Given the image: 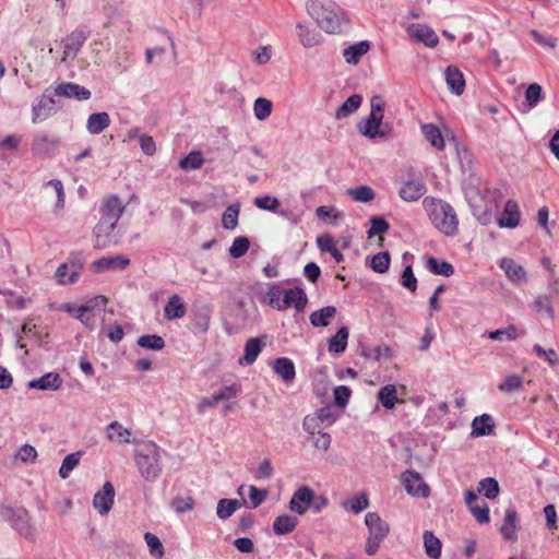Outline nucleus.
<instances>
[{
	"mask_svg": "<svg viewBox=\"0 0 559 559\" xmlns=\"http://www.w3.org/2000/svg\"><path fill=\"white\" fill-rule=\"evenodd\" d=\"M308 15L326 34H341L348 25L345 11L333 0H307Z\"/></svg>",
	"mask_w": 559,
	"mask_h": 559,
	"instance_id": "obj_1",
	"label": "nucleus"
},
{
	"mask_svg": "<svg viewBox=\"0 0 559 559\" xmlns=\"http://www.w3.org/2000/svg\"><path fill=\"white\" fill-rule=\"evenodd\" d=\"M423 205L432 225L445 236L457 233L459 219L451 204L435 198H425Z\"/></svg>",
	"mask_w": 559,
	"mask_h": 559,
	"instance_id": "obj_2",
	"label": "nucleus"
},
{
	"mask_svg": "<svg viewBox=\"0 0 559 559\" xmlns=\"http://www.w3.org/2000/svg\"><path fill=\"white\" fill-rule=\"evenodd\" d=\"M370 114L358 123V131L368 139L386 138L388 123H383L385 102L380 95H373L370 99Z\"/></svg>",
	"mask_w": 559,
	"mask_h": 559,
	"instance_id": "obj_3",
	"label": "nucleus"
},
{
	"mask_svg": "<svg viewBox=\"0 0 559 559\" xmlns=\"http://www.w3.org/2000/svg\"><path fill=\"white\" fill-rule=\"evenodd\" d=\"M135 464L140 474L146 480L156 479L160 472V449L153 441H146L138 444L134 450Z\"/></svg>",
	"mask_w": 559,
	"mask_h": 559,
	"instance_id": "obj_4",
	"label": "nucleus"
},
{
	"mask_svg": "<svg viewBox=\"0 0 559 559\" xmlns=\"http://www.w3.org/2000/svg\"><path fill=\"white\" fill-rule=\"evenodd\" d=\"M1 516L5 522L19 532L25 538H34V530L29 524V514L26 509L22 507L13 508L11 506L1 507Z\"/></svg>",
	"mask_w": 559,
	"mask_h": 559,
	"instance_id": "obj_5",
	"label": "nucleus"
},
{
	"mask_svg": "<svg viewBox=\"0 0 559 559\" xmlns=\"http://www.w3.org/2000/svg\"><path fill=\"white\" fill-rule=\"evenodd\" d=\"M52 86L47 87L44 93L32 105V122L39 123L53 116L58 109L57 95Z\"/></svg>",
	"mask_w": 559,
	"mask_h": 559,
	"instance_id": "obj_6",
	"label": "nucleus"
},
{
	"mask_svg": "<svg viewBox=\"0 0 559 559\" xmlns=\"http://www.w3.org/2000/svg\"><path fill=\"white\" fill-rule=\"evenodd\" d=\"M502 198L503 193L500 189H485L483 194V200L486 202L485 209L480 210L478 206L473 205V214L481 225H487L491 222Z\"/></svg>",
	"mask_w": 559,
	"mask_h": 559,
	"instance_id": "obj_7",
	"label": "nucleus"
},
{
	"mask_svg": "<svg viewBox=\"0 0 559 559\" xmlns=\"http://www.w3.org/2000/svg\"><path fill=\"white\" fill-rule=\"evenodd\" d=\"M60 143L61 141L59 136L39 132L33 138L32 151L36 157L49 158L55 155Z\"/></svg>",
	"mask_w": 559,
	"mask_h": 559,
	"instance_id": "obj_8",
	"label": "nucleus"
},
{
	"mask_svg": "<svg viewBox=\"0 0 559 559\" xmlns=\"http://www.w3.org/2000/svg\"><path fill=\"white\" fill-rule=\"evenodd\" d=\"M91 34V31L87 26H79L73 32H71L67 37L62 40L63 44V57L62 61H67L69 58L74 59L86 41Z\"/></svg>",
	"mask_w": 559,
	"mask_h": 559,
	"instance_id": "obj_9",
	"label": "nucleus"
},
{
	"mask_svg": "<svg viewBox=\"0 0 559 559\" xmlns=\"http://www.w3.org/2000/svg\"><path fill=\"white\" fill-rule=\"evenodd\" d=\"M402 483L408 495L415 497H428L430 489L427 484L424 483L423 477L415 471L407 469L402 474Z\"/></svg>",
	"mask_w": 559,
	"mask_h": 559,
	"instance_id": "obj_10",
	"label": "nucleus"
},
{
	"mask_svg": "<svg viewBox=\"0 0 559 559\" xmlns=\"http://www.w3.org/2000/svg\"><path fill=\"white\" fill-rule=\"evenodd\" d=\"M407 34L412 39L423 43L429 48H435L439 44L438 35L426 24H411L407 27Z\"/></svg>",
	"mask_w": 559,
	"mask_h": 559,
	"instance_id": "obj_11",
	"label": "nucleus"
},
{
	"mask_svg": "<svg viewBox=\"0 0 559 559\" xmlns=\"http://www.w3.org/2000/svg\"><path fill=\"white\" fill-rule=\"evenodd\" d=\"M117 224L118 223L115 221L100 216L99 222L93 229V235L95 237L94 248L104 249L110 246L111 240L109 237L117 227Z\"/></svg>",
	"mask_w": 559,
	"mask_h": 559,
	"instance_id": "obj_12",
	"label": "nucleus"
},
{
	"mask_svg": "<svg viewBox=\"0 0 559 559\" xmlns=\"http://www.w3.org/2000/svg\"><path fill=\"white\" fill-rule=\"evenodd\" d=\"M130 265V259L127 255L117 254L111 257H102L92 263V267L97 273L107 271H123Z\"/></svg>",
	"mask_w": 559,
	"mask_h": 559,
	"instance_id": "obj_13",
	"label": "nucleus"
},
{
	"mask_svg": "<svg viewBox=\"0 0 559 559\" xmlns=\"http://www.w3.org/2000/svg\"><path fill=\"white\" fill-rule=\"evenodd\" d=\"M313 489L309 486H301L297 488L288 503V508L292 512L302 515L309 510Z\"/></svg>",
	"mask_w": 559,
	"mask_h": 559,
	"instance_id": "obj_14",
	"label": "nucleus"
},
{
	"mask_svg": "<svg viewBox=\"0 0 559 559\" xmlns=\"http://www.w3.org/2000/svg\"><path fill=\"white\" fill-rule=\"evenodd\" d=\"M52 90L57 97L74 98L76 100H87L92 95L88 88L72 82H61L57 86H52Z\"/></svg>",
	"mask_w": 559,
	"mask_h": 559,
	"instance_id": "obj_15",
	"label": "nucleus"
},
{
	"mask_svg": "<svg viewBox=\"0 0 559 559\" xmlns=\"http://www.w3.org/2000/svg\"><path fill=\"white\" fill-rule=\"evenodd\" d=\"M365 524L369 532L368 537L379 542H383L390 532L389 524L377 512H368L365 516Z\"/></svg>",
	"mask_w": 559,
	"mask_h": 559,
	"instance_id": "obj_16",
	"label": "nucleus"
},
{
	"mask_svg": "<svg viewBox=\"0 0 559 559\" xmlns=\"http://www.w3.org/2000/svg\"><path fill=\"white\" fill-rule=\"evenodd\" d=\"M115 499V488L110 481H106L103 489L97 491L93 498V507L100 515L107 514L112 506Z\"/></svg>",
	"mask_w": 559,
	"mask_h": 559,
	"instance_id": "obj_17",
	"label": "nucleus"
},
{
	"mask_svg": "<svg viewBox=\"0 0 559 559\" xmlns=\"http://www.w3.org/2000/svg\"><path fill=\"white\" fill-rule=\"evenodd\" d=\"M308 304V297L304 288L296 286L284 290L283 311L294 307L297 312H302Z\"/></svg>",
	"mask_w": 559,
	"mask_h": 559,
	"instance_id": "obj_18",
	"label": "nucleus"
},
{
	"mask_svg": "<svg viewBox=\"0 0 559 559\" xmlns=\"http://www.w3.org/2000/svg\"><path fill=\"white\" fill-rule=\"evenodd\" d=\"M426 190L427 188L423 179H409L402 185L399 194L404 201L414 202L420 199Z\"/></svg>",
	"mask_w": 559,
	"mask_h": 559,
	"instance_id": "obj_19",
	"label": "nucleus"
},
{
	"mask_svg": "<svg viewBox=\"0 0 559 559\" xmlns=\"http://www.w3.org/2000/svg\"><path fill=\"white\" fill-rule=\"evenodd\" d=\"M296 32L299 43L305 48L319 46L323 41V36L320 32L301 22L296 24Z\"/></svg>",
	"mask_w": 559,
	"mask_h": 559,
	"instance_id": "obj_20",
	"label": "nucleus"
},
{
	"mask_svg": "<svg viewBox=\"0 0 559 559\" xmlns=\"http://www.w3.org/2000/svg\"><path fill=\"white\" fill-rule=\"evenodd\" d=\"M212 317V307L203 304L195 307L192 316V325L194 334H204L210 328Z\"/></svg>",
	"mask_w": 559,
	"mask_h": 559,
	"instance_id": "obj_21",
	"label": "nucleus"
},
{
	"mask_svg": "<svg viewBox=\"0 0 559 559\" xmlns=\"http://www.w3.org/2000/svg\"><path fill=\"white\" fill-rule=\"evenodd\" d=\"M62 384V379L59 373L48 372L40 378L33 379L28 382L29 389H37L41 391H57Z\"/></svg>",
	"mask_w": 559,
	"mask_h": 559,
	"instance_id": "obj_22",
	"label": "nucleus"
},
{
	"mask_svg": "<svg viewBox=\"0 0 559 559\" xmlns=\"http://www.w3.org/2000/svg\"><path fill=\"white\" fill-rule=\"evenodd\" d=\"M520 223L519 205L513 200H508L501 216L498 218L500 227L514 228Z\"/></svg>",
	"mask_w": 559,
	"mask_h": 559,
	"instance_id": "obj_23",
	"label": "nucleus"
},
{
	"mask_svg": "<svg viewBox=\"0 0 559 559\" xmlns=\"http://www.w3.org/2000/svg\"><path fill=\"white\" fill-rule=\"evenodd\" d=\"M445 82L449 90L460 96L465 88V80L463 73L455 66H449L444 71Z\"/></svg>",
	"mask_w": 559,
	"mask_h": 559,
	"instance_id": "obj_24",
	"label": "nucleus"
},
{
	"mask_svg": "<svg viewBox=\"0 0 559 559\" xmlns=\"http://www.w3.org/2000/svg\"><path fill=\"white\" fill-rule=\"evenodd\" d=\"M495 431V424L489 414L476 416L472 421V437H486L492 435Z\"/></svg>",
	"mask_w": 559,
	"mask_h": 559,
	"instance_id": "obj_25",
	"label": "nucleus"
},
{
	"mask_svg": "<svg viewBox=\"0 0 559 559\" xmlns=\"http://www.w3.org/2000/svg\"><path fill=\"white\" fill-rule=\"evenodd\" d=\"M264 342L261 337H250L243 347V356L239 359L240 365H252L262 350Z\"/></svg>",
	"mask_w": 559,
	"mask_h": 559,
	"instance_id": "obj_26",
	"label": "nucleus"
},
{
	"mask_svg": "<svg viewBox=\"0 0 559 559\" xmlns=\"http://www.w3.org/2000/svg\"><path fill=\"white\" fill-rule=\"evenodd\" d=\"M518 512L514 507L506 509L504 521L500 528V533L507 540H516V525H518Z\"/></svg>",
	"mask_w": 559,
	"mask_h": 559,
	"instance_id": "obj_27",
	"label": "nucleus"
},
{
	"mask_svg": "<svg viewBox=\"0 0 559 559\" xmlns=\"http://www.w3.org/2000/svg\"><path fill=\"white\" fill-rule=\"evenodd\" d=\"M123 211L124 206L121 204V201L117 195H110L107 198L100 209L103 217L115 221L116 223L120 219Z\"/></svg>",
	"mask_w": 559,
	"mask_h": 559,
	"instance_id": "obj_28",
	"label": "nucleus"
},
{
	"mask_svg": "<svg viewBox=\"0 0 559 559\" xmlns=\"http://www.w3.org/2000/svg\"><path fill=\"white\" fill-rule=\"evenodd\" d=\"M499 265L511 282L521 283L526 281V272L524 267L515 263L513 259L503 258L500 260Z\"/></svg>",
	"mask_w": 559,
	"mask_h": 559,
	"instance_id": "obj_29",
	"label": "nucleus"
},
{
	"mask_svg": "<svg viewBox=\"0 0 559 559\" xmlns=\"http://www.w3.org/2000/svg\"><path fill=\"white\" fill-rule=\"evenodd\" d=\"M426 141L438 151H443L445 146L444 138L440 129L433 123H424L420 127Z\"/></svg>",
	"mask_w": 559,
	"mask_h": 559,
	"instance_id": "obj_30",
	"label": "nucleus"
},
{
	"mask_svg": "<svg viewBox=\"0 0 559 559\" xmlns=\"http://www.w3.org/2000/svg\"><path fill=\"white\" fill-rule=\"evenodd\" d=\"M185 314L186 305L182 301V298L177 294L170 296L164 307V317L167 320H175L185 317Z\"/></svg>",
	"mask_w": 559,
	"mask_h": 559,
	"instance_id": "obj_31",
	"label": "nucleus"
},
{
	"mask_svg": "<svg viewBox=\"0 0 559 559\" xmlns=\"http://www.w3.org/2000/svg\"><path fill=\"white\" fill-rule=\"evenodd\" d=\"M348 336L349 331L347 326H341L328 341L329 352L336 355L343 354L347 347Z\"/></svg>",
	"mask_w": 559,
	"mask_h": 559,
	"instance_id": "obj_32",
	"label": "nucleus"
},
{
	"mask_svg": "<svg viewBox=\"0 0 559 559\" xmlns=\"http://www.w3.org/2000/svg\"><path fill=\"white\" fill-rule=\"evenodd\" d=\"M110 124V117L106 111L90 115L86 121V130L91 134H99Z\"/></svg>",
	"mask_w": 559,
	"mask_h": 559,
	"instance_id": "obj_33",
	"label": "nucleus"
},
{
	"mask_svg": "<svg viewBox=\"0 0 559 559\" xmlns=\"http://www.w3.org/2000/svg\"><path fill=\"white\" fill-rule=\"evenodd\" d=\"M335 314L336 308L334 306H326L311 312L309 320L311 325L314 328H325L330 324Z\"/></svg>",
	"mask_w": 559,
	"mask_h": 559,
	"instance_id": "obj_34",
	"label": "nucleus"
},
{
	"mask_svg": "<svg viewBox=\"0 0 559 559\" xmlns=\"http://www.w3.org/2000/svg\"><path fill=\"white\" fill-rule=\"evenodd\" d=\"M274 372L285 382L293 381L296 376L295 365L287 357L276 358L274 361Z\"/></svg>",
	"mask_w": 559,
	"mask_h": 559,
	"instance_id": "obj_35",
	"label": "nucleus"
},
{
	"mask_svg": "<svg viewBox=\"0 0 559 559\" xmlns=\"http://www.w3.org/2000/svg\"><path fill=\"white\" fill-rule=\"evenodd\" d=\"M107 439L117 443H130L131 431L120 423L112 421L106 427Z\"/></svg>",
	"mask_w": 559,
	"mask_h": 559,
	"instance_id": "obj_36",
	"label": "nucleus"
},
{
	"mask_svg": "<svg viewBox=\"0 0 559 559\" xmlns=\"http://www.w3.org/2000/svg\"><path fill=\"white\" fill-rule=\"evenodd\" d=\"M369 48V41L362 40L345 48L343 51V56L347 63L357 64L360 58L368 52Z\"/></svg>",
	"mask_w": 559,
	"mask_h": 559,
	"instance_id": "obj_37",
	"label": "nucleus"
},
{
	"mask_svg": "<svg viewBox=\"0 0 559 559\" xmlns=\"http://www.w3.org/2000/svg\"><path fill=\"white\" fill-rule=\"evenodd\" d=\"M298 525V519L289 514L278 515L273 522V531L276 535L292 533Z\"/></svg>",
	"mask_w": 559,
	"mask_h": 559,
	"instance_id": "obj_38",
	"label": "nucleus"
},
{
	"mask_svg": "<svg viewBox=\"0 0 559 559\" xmlns=\"http://www.w3.org/2000/svg\"><path fill=\"white\" fill-rule=\"evenodd\" d=\"M81 266L74 263H62L56 271V277L60 284L74 283L80 274Z\"/></svg>",
	"mask_w": 559,
	"mask_h": 559,
	"instance_id": "obj_39",
	"label": "nucleus"
},
{
	"mask_svg": "<svg viewBox=\"0 0 559 559\" xmlns=\"http://www.w3.org/2000/svg\"><path fill=\"white\" fill-rule=\"evenodd\" d=\"M423 538L426 555L431 559H439L442 547L440 539L430 531H425Z\"/></svg>",
	"mask_w": 559,
	"mask_h": 559,
	"instance_id": "obj_40",
	"label": "nucleus"
},
{
	"mask_svg": "<svg viewBox=\"0 0 559 559\" xmlns=\"http://www.w3.org/2000/svg\"><path fill=\"white\" fill-rule=\"evenodd\" d=\"M362 97L358 94L350 95L335 112L336 119H344L353 115L361 105Z\"/></svg>",
	"mask_w": 559,
	"mask_h": 559,
	"instance_id": "obj_41",
	"label": "nucleus"
},
{
	"mask_svg": "<svg viewBox=\"0 0 559 559\" xmlns=\"http://www.w3.org/2000/svg\"><path fill=\"white\" fill-rule=\"evenodd\" d=\"M317 246L322 250L329 252L335 262L341 263L344 261L343 253L336 248L335 241L330 235H322L317 238Z\"/></svg>",
	"mask_w": 559,
	"mask_h": 559,
	"instance_id": "obj_42",
	"label": "nucleus"
},
{
	"mask_svg": "<svg viewBox=\"0 0 559 559\" xmlns=\"http://www.w3.org/2000/svg\"><path fill=\"white\" fill-rule=\"evenodd\" d=\"M426 266L429 270V272L436 275H443L445 277H449L454 274V267L451 263L444 260H438L433 257H429L427 259Z\"/></svg>",
	"mask_w": 559,
	"mask_h": 559,
	"instance_id": "obj_43",
	"label": "nucleus"
},
{
	"mask_svg": "<svg viewBox=\"0 0 559 559\" xmlns=\"http://www.w3.org/2000/svg\"><path fill=\"white\" fill-rule=\"evenodd\" d=\"M533 309L542 317L552 320L555 310L548 295H539L533 302Z\"/></svg>",
	"mask_w": 559,
	"mask_h": 559,
	"instance_id": "obj_44",
	"label": "nucleus"
},
{
	"mask_svg": "<svg viewBox=\"0 0 559 559\" xmlns=\"http://www.w3.org/2000/svg\"><path fill=\"white\" fill-rule=\"evenodd\" d=\"M242 506L237 499H221L217 502L216 514L221 520H227Z\"/></svg>",
	"mask_w": 559,
	"mask_h": 559,
	"instance_id": "obj_45",
	"label": "nucleus"
},
{
	"mask_svg": "<svg viewBox=\"0 0 559 559\" xmlns=\"http://www.w3.org/2000/svg\"><path fill=\"white\" fill-rule=\"evenodd\" d=\"M346 194L349 195L354 201L361 203L371 202L376 197L373 189L369 186L349 188L347 189Z\"/></svg>",
	"mask_w": 559,
	"mask_h": 559,
	"instance_id": "obj_46",
	"label": "nucleus"
},
{
	"mask_svg": "<svg viewBox=\"0 0 559 559\" xmlns=\"http://www.w3.org/2000/svg\"><path fill=\"white\" fill-rule=\"evenodd\" d=\"M83 452L78 451L66 455L59 468V476L67 479L72 471L79 465Z\"/></svg>",
	"mask_w": 559,
	"mask_h": 559,
	"instance_id": "obj_47",
	"label": "nucleus"
},
{
	"mask_svg": "<svg viewBox=\"0 0 559 559\" xmlns=\"http://www.w3.org/2000/svg\"><path fill=\"white\" fill-rule=\"evenodd\" d=\"M378 400L384 408H394L397 402L395 386L393 384H388L381 388L380 391L378 392Z\"/></svg>",
	"mask_w": 559,
	"mask_h": 559,
	"instance_id": "obj_48",
	"label": "nucleus"
},
{
	"mask_svg": "<svg viewBox=\"0 0 559 559\" xmlns=\"http://www.w3.org/2000/svg\"><path fill=\"white\" fill-rule=\"evenodd\" d=\"M204 164L203 154L200 151H192L180 159L179 167L183 170H195Z\"/></svg>",
	"mask_w": 559,
	"mask_h": 559,
	"instance_id": "obj_49",
	"label": "nucleus"
},
{
	"mask_svg": "<svg viewBox=\"0 0 559 559\" xmlns=\"http://www.w3.org/2000/svg\"><path fill=\"white\" fill-rule=\"evenodd\" d=\"M284 289L278 284H269L266 299L270 307L278 311H283Z\"/></svg>",
	"mask_w": 559,
	"mask_h": 559,
	"instance_id": "obj_50",
	"label": "nucleus"
},
{
	"mask_svg": "<svg viewBox=\"0 0 559 559\" xmlns=\"http://www.w3.org/2000/svg\"><path fill=\"white\" fill-rule=\"evenodd\" d=\"M138 345L148 350H162L165 347V341L156 334H146L138 338Z\"/></svg>",
	"mask_w": 559,
	"mask_h": 559,
	"instance_id": "obj_51",
	"label": "nucleus"
},
{
	"mask_svg": "<svg viewBox=\"0 0 559 559\" xmlns=\"http://www.w3.org/2000/svg\"><path fill=\"white\" fill-rule=\"evenodd\" d=\"M478 492H481L488 499H495L500 491L499 483L493 477H487L479 481Z\"/></svg>",
	"mask_w": 559,
	"mask_h": 559,
	"instance_id": "obj_52",
	"label": "nucleus"
},
{
	"mask_svg": "<svg viewBox=\"0 0 559 559\" xmlns=\"http://www.w3.org/2000/svg\"><path fill=\"white\" fill-rule=\"evenodd\" d=\"M545 97L542 86L538 83H532L525 91V100L530 109L535 108Z\"/></svg>",
	"mask_w": 559,
	"mask_h": 559,
	"instance_id": "obj_53",
	"label": "nucleus"
},
{
	"mask_svg": "<svg viewBox=\"0 0 559 559\" xmlns=\"http://www.w3.org/2000/svg\"><path fill=\"white\" fill-rule=\"evenodd\" d=\"M272 108H273V105H272V102L264 98V97H259L255 99L254 102V105H253V111H254V116L258 120H265L267 117H270L271 112H272Z\"/></svg>",
	"mask_w": 559,
	"mask_h": 559,
	"instance_id": "obj_54",
	"label": "nucleus"
},
{
	"mask_svg": "<svg viewBox=\"0 0 559 559\" xmlns=\"http://www.w3.org/2000/svg\"><path fill=\"white\" fill-rule=\"evenodd\" d=\"M239 206L237 204L229 205L222 216V225L225 229H235L238 225Z\"/></svg>",
	"mask_w": 559,
	"mask_h": 559,
	"instance_id": "obj_55",
	"label": "nucleus"
},
{
	"mask_svg": "<svg viewBox=\"0 0 559 559\" xmlns=\"http://www.w3.org/2000/svg\"><path fill=\"white\" fill-rule=\"evenodd\" d=\"M249 247V239L245 236H239L234 239L229 248V255L235 259L241 258L247 253Z\"/></svg>",
	"mask_w": 559,
	"mask_h": 559,
	"instance_id": "obj_56",
	"label": "nucleus"
},
{
	"mask_svg": "<svg viewBox=\"0 0 559 559\" xmlns=\"http://www.w3.org/2000/svg\"><path fill=\"white\" fill-rule=\"evenodd\" d=\"M390 266V254L386 251L374 254L370 267L377 273H384Z\"/></svg>",
	"mask_w": 559,
	"mask_h": 559,
	"instance_id": "obj_57",
	"label": "nucleus"
},
{
	"mask_svg": "<svg viewBox=\"0 0 559 559\" xmlns=\"http://www.w3.org/2000/svg\"><path fill=\"white\" fill-rule=\"evenodd\" d=\"M519 335L518 329L514 325H510L506 329H498L489 332L488 337L493 341H502L503 338L514 341Z\"/></svg>",
	"mask_w": 559,
	"mask_h": 559,
	"instance_id": "obj_58",
	"label": "nucleus"
},
{
	"mask_svg": "<svg viewBox=\"0 0 559 559\" xmlns=\"http://www.w3.org/2000/svg\"><path fill=\"white\" fill-rule=\"evenodd\" d=\"M523 385V379L519 374L512 373L506 377L504 381L499 384V390L511 393L518 391Z\"/></svg>",
	"mask_w": 559,
	"mask_h": 559,
	"instance_id": "obj_59",
	"label": "nucleus"
},
{
	"mask_svg": "<svg viewBox=\"0 0 559 559\" xmlns=\"http://www.w3.org/2000/svg\"><path fill=\"white\" fill-rule=\"evenodd\" d=\"M370 223L371 227L367 231L368 238H372L376 235H383L390 228L389 223L381 216H372Z\"/></svg>",
	"mask_w": 559,
	"mask_h": 559,
	"instance_id": "obj_60",
	"label": "nucleus"
},
{
	"mask_svg": "<svg viewBox=\"0 0 559 559\" xmlns=\"http://www.w3.org/2000/svg\"><path fill=\"white\" fill-rule=\"evenodd\" d=\"M241 388L237 383H233L230 385H226L221 390L214 392V401H228L235 399L238 393H240Z\"/></svg>",
	"mask_w": 559,
	"mask_h": 559,
	"instance_id": "obj_61",
	"label": "nucleus"
},
{
	"mask_svg": "<svg viewBox=\"0 0 559 559\" xmlns=\"http://www.w3.org/2000/svg\"><path fill=\"white\" fill-rule=\"evenodd\" d=\"M144 540H145V543L148 547L150 554L152 556H157L159 558L163 557L164 546L156 535H154L150 532H146L144 534Z\"/></svg>",
	"mask_w": 559,
	"mask_h": 559,
	"instance_id": "obj_62",
	"label": "nucleus"
},
{
	"mask_svg": "<svg viewBox=\"0 0 559 559\" xmlns=\"http://www.w3.org/2000/svg\"><path fill=\"white\" fill-rule=\"evenodd\" d=\"M253 203L258 209L276 212L280 205V200L275 197L263 195L255 198Z\"/></svg>",
	"mask_w": 559,
	"mask_h": 559,
	"instance_id": "obj_63",
	"label": "nucleus"
},
{
	"mask_svg": "<svg viewBox=\"0 0 559 559\" xmlns=\"http://www.w3.org/2000/svg\"><path fill=\"white\" fill-rule=\"evenodd\" d=\"M401 284L409 292L414 293L417 289V278L414 275L412 265L405 266L401 275Z\"/></svg>",
	"mask_w": 559,
	"mask_h": 559,
	"instance_id": "obj_64",
	"label": "nucleus"
}]
</instances>
